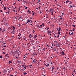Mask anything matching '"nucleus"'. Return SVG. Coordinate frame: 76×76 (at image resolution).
I'll use <instances>...</instances> for the list:
<instances>
[{
  "instance_id": "1",
  "label": "nucleus",
  "mask_w": 76,
  "mask_h": 76,
  "mask_svg": "<svg viewBox=\"0 0 76 76\" xmlns=\"http://www.w3.org/2000/svg\"><path fill=\"white\" fill-rule=\"evenodd\" d=\"M33 23V21H32V20H30V25H32V26H33V25H32V24H31V23Z\"/></svg>"
},
{
  "instance_id": "2",
  "label": "nucleus",
  "mask_w": 76,
  "mask_h": 76,
  "mask_svg": "<svg viewBox=\"0 0 76 76\" xmlns=\"http://www.w3.org/2000/svg\"><path fill=\"white\" fill-rule=\"evenodd\" d=\"M29 22H30V20H29V19H28L27 20V21L26 23V24H27V23H28Z\"/></svg>"
},
{
  "instance_id": "3",
  "label": "nucleus",
  "mask_w": 76,
  "mask_h": 76,
  "mask_svg": "<svg viewBox=\"0 0 76 76\" xmlns=\"http://www.w3.org/2000/svg\"><path fill=\"white\" fill-rule=\"evenodd\" d=\"M36 61H37V59H34L33 60V62H34V63H36Z\"/></svg>"
},
{
  "instance_id": "4",
  "label": "nucleus",
  "mask_w": 76,
  "mask_h": 76,
  "mask_svg": "<svg viewBox=\"0 0 76 76\" xmlns=\"http://www.w3.org/2000/svg\"><path fill=\"white\" fill-rule=\"evenodd\" d=\"M32 37H33V36H32L31 34H29V37L30 38H31Z\"/></svg>"
},
{
  "instance_id": "5",
  "label": "nucleus",
  "mask_w": 76,
  "mask_h": 76,
  "mask_svg": "<svg viewBox=\"0 0 76 76\" xmlns=\"http://www.w3.org/2000/svg\"><path fill=\"white\" fill-rule=\"evenodd\" d=\"M52 10H53V9H50V13H53V12Z\"/></svg>"
},
{
  "instance_id": "6",
  "label": "nucleus",
  "mask_w": 76,
  "mask_h": 76,
  "mask_svg": "<svg viewBox=\"0 0 76 76\" xmlns=\"http://www.w3.org/2000/svg\"><path fill=\"white\" fill-rule=\"evenodd\" d=\"M61 53H62V55H65V53H64L63 51H62L61 53Z\"/></svg>"
},
{
  "instance_id": "7",
  "label": "nucleus",
  "mask_w": 76,
  "mask_h": 76,
  "mask_svg": "<svg viewBox=\"0 0 76 76\" xmlns=\"http://www.w3.org/2000/svg\"><path fill=\"white\" fill-rule=\"evenodd\" d=\"M58 47H60V43H58V44H57L56 45Z\"/></svg>"
},
{
  "instance_id": "8",
  "label": "nucleus",
  "mask_w": 76,
  "mask_h": 76,
  "mask_svg": "<svg viewBox=\"0 0 76 76\" xmlns=\"http://www.w3.org/2000/svg\"><path fill=\"white\" fill-rule=\"evenodd\" d=\"M61 31V28H60V27H59L58 31L59 32V31Z\"/></svg>"
},
{
  "instance_id": "9",
  "label": "nucleus",
  "mask_w": 76,
  "mask_h": 76,
  "mask_svg": "<svg viewBox=\"0 0 76 76\" xmlns=\"http://www.w3.org/2000/svg\"><path fill=\"white\" fill-rule=\"evenodd\" d=\"M4 31H6V30L4 29H3L2 30V33H3L4 32Z\"/></svg>"
},
{
  "instance_id": "10",
  "label": "nucleus",
  "mask_w": 76,
  "mask_h": 76,
  "mask_svg": "<svg viewBox=\"0 0 76 76\" xmlns=\"http://www.w3.org/2000/svg\"><path fill=\"white\" fill-rule=\"evenodd\" d=\"M72 2L71 1H69V4H72Z\"/></svg>"
},
{
  "instance_id": "11",
  "label": "nucleus",
  "mask_w": 76,
  "mask_h": 76,
  "mask_svg": "<svg viewBox=\"0 0 76 76\" xmlns=\"http://www.w3.org/2000/svg\"><path fill=\"white\" fill-rule=\"evenodd\" d=\"M9 64H10V63H12V62L10 61H9Z\"/></svg>"
},
{
  "instance_id": "12",
  "label": "nucleus",
  "mask_w": 76,
  "mask_h": 76,
  "mask_svg": "<svg viewBox=\"0 0 76 76\" xmlns=\"http://www.w3.org/2000/svg\"><path fill=\"white\" fill-rule=\"evenodd\" d=\"M36 42L37 43V44H39V41H37Z\"/></svg>"
},
{
  "instance_id": "13",
  "label": "nucleus",
  "mask_w": 76,
  "mask_h": 76,
  "mask_svg": "<svg viewBox=\"0 0 76 76\" xmlns=\"http://www.w3.org/2000/svg\"><path fill=\"white\" fill-rule=\"evenodd\" d=\"M32 65H29V66L30 67V68H31L32 67Z\"/></svg>"
},
{
  "instance_id": "14",
  "label": "nucleus",
  "mask_w": 76,
  "mask_h": 76,
  "mask_svg": "<svg viewBox=\"0 0 76 76\" xmlns=\"http://www.w3.org/2000/svg\"><path fill=\"white\" fill-rule=\"evenodd\" d=\"M74 33L72 32L71 33V34H69V35H73Z\"/></svg>"
},
{
  "instance_id": "15",
  "label": "nucleus",
  "mask_w": 76,
  "mask_h": 76,
  "mask_svg": "<svg viewBox=\"0 0 76 76\" xmlns=\"http://www.w3.org/2000/svg\"><path fill=\"white\" fill-rule=\"evenodd\" d=\"M31 42H34V40H32L31 41Z\"/></svg>"
},
{
  "instance_id": "16",
  "label": "nucleus",
  "mask_w": 76,
  "mask_h": 76,
  "mask_svg": "<svg viewBox=\"0 0 76 76\" xmlns=\"http://www.w3.org/2000/svg\"><path fill=\"white\" fill-rule=\"evenodd\" d=\"M60 33H61V32H60V31H59L58 32V35H60Z\"/></svg>"
},
{
  "instance_id": "17",
  "label": "nucleus",
  "mask_w": 76,
  "mask_h": 76,
  "mask_svg": "<svg viewBox=\"0 0 76 76\" xmlns=\"http://www.w3.org/2000/svg\"><path fill=\"white\" fill-rule=\"evenodd\" d=\"M26 74H27V73H26V72H25L24 73V75H26Z\"/></svg>"
},
{
  "instance_id": "18",
  "label": "nucleus",
  "mask_w": 76,
  "mask_h": 76,
  "mask_svg": "<svg viewBox=\"0 0 76 76\" xmlns=\"http://www.w3.org/2000/svg\"><path fill=\"white\" fill-rule=\"evenodd\" d=\"M6 7H4V10H6Z\"/></svg>"
},
{
  "instance_id": "19",
  "label": "nucleus",
  "mask_w": 76,
  "mask_h": 76,
  "mask_svg": "<svg viewBox=\"0 0 76 76\" xmlns=\"http://www.w3.org/2000/svg\"><path fill=\"white\" fill-rule=\"evenodd\" d=\"M2 31V29L1 28H0V31Z\"/></svg>"
},
{
  "instance_id": "20",
  "label": "nucleus",
  "mask_w": 76,
  "mask_h": 76,
  "mask_svg": "<svg viewBox=\"0 0 76 76\" xmlns=\"http://www.w3.org/2000/svg\"><path fill=\"white\" fill-rule=\"evenodd\" d=\"M10 12H9L8 11V12H6V13L7 14V13H8V14H9V13Z\"/></svg>"
},
{
  "instance_id": "21",
  "label": "nucleus",
  "mask_w": 76,
  "mask_h": 76,
  "mask_svg": "<svg viewBox=\"0 0 76 76\" xmlns=\"http://www.w3.org/2000/svg\"><path fill=\"white\" fill-rule=\"evenodd\" d=\"M35 12H34V13H33V14H32V16H34V14H35Z\"/></svg>"
},
{
  "instance_id": "22",
  "label": "nucleus",
  "mask_w": 76,
  "mask_h": 76,
  "mask_svg": "<svg viewBox=\"0 0 76 76\" xmlns=\"http://www.w3.org/2000/svg\"><path fill=\"white\" fill-rule=\"evenodd\" d=\"M68 2H69V1L67 0V1H66V3H68Z\"/></svg>"
},
{
  "instance_id": "23",
  "label": "nucleus",
  "mask_w": 76,
  "mask_h": 76,
  "mask_svg": "<svg viewBox=\"0 0 76 76\" xmlns=\"http://www.w3.org/2000/svg\"><path fill=\"white\" fill-rule=\"evenodd\" d=\"M12 28H13L14 29H15V26H12Z\"/></svg>"
},
{
  "instance_id": "24",
  "label": "nucleus",
  "mask_w": 76,
  "mask_h": 76,
  "mask_svg": "<svg viewBox=\"0 0 76 76\" xmlns=\"http://www.w3.org/2000/svg\"><path fill=\"white\" fill-rule=\"evenodd\" d=\"M22 67H24V66H25V65H22Z\"/></svg>"
},
{
  "instance_id": "25",
  "label": "nucleus",
  "mask_w": 76,
  "mask_h": 76,
  "mask_svg": "<svg viewBox=\"0 0 76 76\" xmlns=\"http://www.w3.org/2000/svg\"><path fill=\"white\" fill-rule=\"evenodd\" d=\"M41 0L38 1V2L37 3H39V2H40Z\"/></svg>"
},
{
  "instance_id": "26",
  "label": "nucleus",
  "mask_w": 76,
  "mask_h": 76,
  "mask_svg": "<svg viewBox=\"0 0 76 76\" xmlns=\"http://www.w3.org/2000/svg\"><path fill=\"white\" fill-rule=\"evenodd\" d=\"M2 56H0V58H2Z\"/></svg>"
},
{
  "instance_id": "27",
  "label": "nucleus",
  "mask_w": 76,
  "mask_h": 76,
  "mask_svg": "<svg viewBox=\"0 0 76 76\" xmlns=\"http://www.w3.org/2000/svg\"><path fill=\"white\" fill-rule=\"evenodd\" d=\"M50 29V28H48L46 29L47 30H48Z\"/></svg>"
},
{
  "instance_id": "28",
  "label": "nucleus",
  "mask_w": 76,
  "mask_h": 76,
  "mask_svg": "<svg viewBox=\"0 0 76 76\" xmlns=\"http://www.w3.org/2000/svg\"><path fill=\"white\" fill-rule=\"evenodd\" d=\"M24 3H26V4H27V2H26V1H24Z\"/></svg>"
},
{
  "instance_id": "29",
  "label": "nucleus",
  "mask_w": 76,
  "mask_h": 76,
  "mask_svg": "<svg viewBox=\"0 0 76 76\" xmlns=\"http://www.w3.org/2000/svg\"><path fill=\"white\" fill-rule=\"evenodd\" d=\"M73 26H74V27H75L76 26L75 25H72Z\"/></svg>"
},
{
  "instance_id": "30",
  "label": "nucleus",
  "mask_w": 76,
  "mask_h": 76,
  "mask_svg": "<svg viewBox=\"0 0 76 76\" xmlns=\"http://www.w3.org/2000/svg\"><path fill=\"white\" fill-rule=\"evenodd\" d=\"M33 38H34V39H35L36 38V37L35 36Z\"/></svg>"
},
{
  "instance_id": "31",
  "label": "nucleus",
  "mask_w": 76,
  "mask_h": 76,
  "mask_svg": "<svg viewBox=\"0 0 76 76\" xmlns=\"http://www.w3.org/2000/svg\"><path fill=\"white\" fill-rule=\"evenodd\" d=\"M54 36H55V38H56V35H55V34H54Z\"/></svg>"
},
{
  "instance_id": "32",
  "label": "nucleus",
  "mask_w": 76,
  "mask_h": 76,
  "mask_svg": "<svg viewBox=\"0 0 76 76\" xmlns=\"http://www.w3.org/2000/svg\"><path fill=\"white\" fill-rule=\"evenodd\" d=\"M39 9H41V6H39L38 7Z\"/></svg>"
},
{
  "instance_id": "33",
  "label": "nucleus",
  "mask_w": 76,
  "mask_h": 76,
  "mask_svg": "<svg viewBox=\"0 0 76 76\" xmlns=\"http://www.w3.org/2000/svg\"><path fill=\"white\" fill-rule=\"evenodd\" d=\"M73 31H75V29H74V28L73 29Z\"/></svg>"
},
{
  "instance_id": "34",
  "label": "nucleus",
  "mask_w": 76,
  "mask_h": 76,
  "mask_svg": "<svg viewBox=\"0 0 76 76\" xmlns=\"http://www.w3.org/2000/svg\"><path fill=\"white\" fill-rule=\"evenodd\" d=\"M28 9V7H26L25 8V9Z\"/></svg>"
},
{
  "instance_id": "35",
  "label": "nucleus",
  "mask_w": 76,
  "mask_h": 76,
  "mask_svg": "<svg viewBox=\"0 0 76 76\" xmlns=\"http://www.w3.org/2000/svg\"><path fill=\"white\" fill-rule=\"evenodd\" d=\"M2 53L3 54H6V53L5 52H3Z\"/></svg>"
},
{
  "instance_id": "36",
  "label": "nucleus",
  "mask_w": 76,
  "mask_h": 76,
  "mask_svg": "<svg viewBox=\"0 0 76 76\" xmlns=\"http://www.w3.org/2000/svg\"><path fill=\"white\" fill-rule=\"evenodd\" d=\"M18 39H20V37L19 38V37H18Z\"/></svg>"
},
{
  "instance_id": "37",
  "label": "nucleus",
  "mask_w": 76,
  "mask_h": 76,
  "mask_svg": "<svg viewBox=\"0 0 76 76\" xmlns=\"http://www.w3.org/2000/svg\"><path fill=\"white\" fill-rule=\"evenodd\" d=\"M13 76V75H12L10 74V75L9 76Z\"/></svg>"
},
{
  "instance_id": "38",
  "label": "nucleus",
  "mask_w": 76,
  "mask_h": 76,
  "mask_svg": "<svg viewBox=\"0 0 76 76\" xmlns=\"http://www.w3.org/2000/svg\"><path fill=\"white\" fill-rule=\"evenodd\" d=\"M50 33H51V31H49V32H48V34H50Z\"/></svg>"
},
{
  "instance_id": "39",
  "label": "nucleus",
  "mask_w": 76,
  "mask_h": 76,
  "mask_svg": "<svg viewBox=\"0 0 76 76\" xmlns=\"http://www.w3.org/2000/svg\"><path fill=\"white\" fill-rule=\"evenodd\" d=\"M59 37H60V36L59 35H58L57 36V38H59Z\"/></svg>"
},
{
  "instance_id": "40",
  "label": "nucleus",
  "mask_w": 76,
  "mask_h": 76,
  "mask_svg": "<svg viewBox=\"0 0 76 76\" xmlns=\"http://www.w3.org/2000/svg\"><path fill=\"white\" fill-rule=\"evenodd\" d=\"M43 50L45 51V48H44V49H43Z\"/></svg>"
},
{
  "instance_id": "41",
  "label": "nucleus",
  "mask_w": 76,
  "mask_h": 76,
  "mask_svg": "<svg viewBox=\"0 0 76 76\" xmlns=\"http://www.w3.org/2000/svg\"><path fill=\"white\" fill-rule=\"evenodd\" d=\"M8 12H10V10H8Z\"/></svg>"
},
{
  "instance_id": "42",
  "label": "nucleus",
  "mask_w": 76,
  "mask_h": 76,
  "mask_svg": "<svg viewBox=\"0 0 76 76\" xmlns=\"http://www.w3.org/2000/svg\"><path fill=\"white\" fill-rule=\"evenodd\" d=\"M16 4V3H14V4H13V5H14V4Z\"/></svg>"
},
{
  "instance_id": "43",
  "label": "nucleus",
  "mask_w": 76,
  "mask_h": 76,
  "mask_svg": "<svg viewBox=\"0 0 76 76\" xmlns=\"http://www.w3.org/2000/svg\"><path fill=\"white\" fill-rule=\"evenodd\" d=\"M40 13H42V12H41L40 11Z\"/></svg>"
},
{
  "instance_id": "44",
  "label": "nucleus",
  "mask_w": 76,
  "mask_h": 76,
  "mask_svg": "<svg viewBox=\"0 0 76 76\" xmlns=\"http://www.w3.org/2000/svg\"><path fill=\"white\" fill-rule=\"evenodd\" d=\"M34 56H35V55H37V54L36 53H34Z\"/></svg>"
},
{
  "instance_id": "45",
  "label": "nucleus",
  "mask_w": 76,
  "mask_h": 76,
  "mask_svg": "<svg viewBox=\"0 0 76 76\" xmlns=\"http://www.w3.org/2000/svg\"><path fill=\"white\" fill-rule=\"evenodd\" d=\"M49 64H48L47 65V66H49Z\"/></svg>"
},
{
  "instance_id": "46",
  "label": "nucleus",
  "mask_w": 76,
  "mask_h": 76,
  "mask_svg": "<svg viewBox=\"0 0 76 76\" xmlns=\"http://www.w3.org/2000/svg\"><path fill=\"white\" fill-rule=\"evenodd\" d=\"M20 35V36H22V34L20 33H19Z\"/></svg>"
},
{
  "instance_id": "47",
  "label": "nucleus",
  "mask_w": 76,
  "mask_h": 76,
  "mask_svg": "<svg viewBox=\"0 0 76 76\" xmlns=\"http://www.w3.org/2000/svg\"><path fill=\"white\" fill-rule=\"evenodd\" d=\"M52 71L53 72V70H54V69H52Z\"/></svg>"
},
{
  "instance_id": "48",
  "label": "nucleus",
  "mask_w": 76,
  "mask_h": 76,
  "mask_svg": "<svg viewBox=\"0 0 76 76\" xmlns=\"http://www.w3.org/2000/svg\"><path fill=\"white\" fill-rule=\"evenodd\" d=\"M7 9H8V10H10V9H9L8 7H7Z\"/></svg>"
},
{
  "instance_id": "49",
  "label": "nucleus",
  "mask_w": 76,
  "mask_h": 76,
  "mask_svg": "<svg viewBox=\"0 0 76 76\" xmlns=\"http://www.w3.org/2000/svg\"><path fill=\"white\" fill-rule=\"evenodd\" d=\"M44 23H42V25L44 26Z\"/></svg>"
},
{
  "instance_id": "50",
  "label": "nucleus",
  "mask_w": 76,
  "mask_h": 76,
  "mask_svg": "<svg viewBox=\"0 0 76 76\" xmlns=\"http://www.w3.org/2000/svg\"><path fill=\"white\" fill-rule=\"evenodd\" d=\"M24 67V68L25 69H26V66Z\"/></svg>"
},
{
  "instance_id": "51",
  "label": "nucleus",
  "mask_w": 76,
  "mask_h": 76,
  "mask_svg": "<svg viewBox=\"0 0 76 76\" xmlns=\"http://www.w3.org/2000/svg\"><path fill=\"white\" fill-rule=\"evenodd\" d=\"M40 26H41V27H42V25H40Z\"/></svg>"
},
{
  "instance_id": "52",
  "label": "nucleus",
  "mask_w": 76,
  "mask_h": 76,
  "mask_svg": "<svg viewBox=\"0 0 76 76\" xmlns=\"http://www.w3.org/2000/svg\"><path fill=\"white\" fill-rule=\"evenodd\" d=\"M60 19H63V18H61Z\"/></svg>"
},
{
  "instance_id": "53",
  "label": "nucleus",
  "mask_w": 76,
  "mask_h": 76,
  "mask_svg": "<svg viewBox=\"0 0 76 76\" xmlns=\"http://www.w3.org/2000/svg\"><path fill=\"white\" fill-rule=\"evenodd\" d=\"M29 14H31V12H29Z\"/></svg>"
},
{
  "instance_id": "54",
  "label": "nucleus",
  "mask_w": 76,
  "mask_h": 76,
  "mask_svg": "<svg viewBox=\"0 0 76 76\" xmlns=\"http://www.w3.org/2000/svg\"><path fill=\"white\" fill-rule=\"evenodd\" d=\"M73 7V6H72V5H70V7Z\"/></svg>"
},
{
  "instance_id": "55",
  "label": "nucleus",
  "mask_w": 76,
  "mask_h": 76,
  "mask_svg": "<svg viewBox=\"0 0 76 76\" xmlns=\"http://www.w3.org/2000/svg\"><path fill=\"white\" fill-rule=\"evenodd\" d=\"M52 69H54V67H52Z\"/></svg>"
},
{
  "instance_id": "56",
  "label": "nucleus",
  "mask_w": 76,
  "mask_h": 76,
  "mask_svg": "<svg viewBox=\"0 0 76 76\" xmlns=\"http://www.w3.org/2000/svg\"><path fill=\"white\" fill-rule=\"evenodd\" d=\"M60 20V19H59V20H58L59 21H60V20Z\"/></svg>"
},
{
  "instance_id": "57",
  "label": "nucleus",
  "mask_w": 76,
  "mask_h": 76,
  "mask_svg": "<svg viewBox=\"0 0 76 76\" xmlns=\"http://www.w3.org/2000/svg\"><path fill=\"white\" fill-rule=\"evenodd\" d=\"M27 12H29V10H28L27 11Z\"/></svg>"
},
{
  "instance_id": "58",
  "label": "nucleus",
  "mask_w": 76,
  "mask_h": 76,
  "mask_svg": "<svg viewBox=\"0 0 76 76\" xmlns=\"http://www.w3.org/2000/svg\"><path fill=\"white\" fill-rule=\"evenodd\" d=\"M52 15H53V13H52L51 14Z\"/></svg>"
},
{
  "instance_id": "59",
  "label": "nucleus",
  "mask_w": 76,
  "mask_h": 76,
  "mask_svg": "<svg viewBox=\"0 0 76 76\" xmlns=\"http://www.w3.org/2000/svg\"><path fill=\"white\" fill-rule=\"evenodd\" d=\"M73 72H74V73H75V70H74Z\"/></svg>"
},
{
  "instance_id": "60",
  "label": "nucleus",
  "mask_w": 76,
  "mask_h": 76,
  "mask_svg": "<svg viewBox=\"0 0 76 76\" xmlns=\"http://www.w3.org/2000/svg\"><path fill=\"white\" fill-rule=\"evenodd\" d=\"M3 44V45H4V44H6V43H4Z\"/></svg>"
},
{
  "instance_id": "61",
  "label": "nucleus",
  "mask_w": 76,
  "mask_h": 76,
  "mask_svg": "<svg viewBox=\"0 0 76 76\" xmlns=\"http://www.w3.org/2000/svg\"><path fill=\"white\" fill-rule=\"evenodd\" d=\"M55 18H56V17L54 16V17L53 19H54Z\"/></svg>"
},
{
  "instance_id": "62",
  "label": "nucleus",
  "mask_w": 76,
  "mask_h": 76,
  "mask_svg": "<svg viewBox=\"0 0 76 76\" xmlns=\"http://www.w3.org/2000/svg\"><path fill=\"white\" fill-rule=\"evenodd\" d=\"M16 58H18V56H17V57H16Z\"/></svg>"
},
{
  "instance_id": "63",
  "label": "nucleus",
  "mask_w": 76,
  "mask_h": 76,
  "mask_svg": "<svg viewBox=\"0 0 76 76\" xmlns=\"http://www.w3.org/2000/svg\"><path fill=\"white\" fill-rule=\"evenodd\" d=\"M69 34H70V32H69Z\"/></svg>"
},
{
  "instance_id": "64",
  "label": "nucleus",
  "mask_w": 76,
  "mask_h": 76,
  "mask_svg": "<svg viewBox=\"0 0 76 76\" xmlns=\"http://www.w3.org/2000/svg\"><path fill=\"white\" fill-rule=\"evenodd\" d=\"M0 12H2V10H0Z\"/></svg>"
}]
</instances>
